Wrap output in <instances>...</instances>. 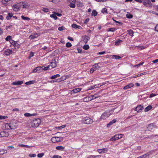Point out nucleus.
<instances>
[{"label": "nucleus", "instance_id": "f257e3e1", "mask_svg": "<svg viewBox=\"0 0 158 158\" xmlns=\"http://www.w3.org/2000/svg\"><path fill=\"white\" fill-rule=\"evenodd\" d=\"M41 122V120L39 118L33 120L31 122V126L33 127H38Z\"/></svg>", "mask_w": 158, "mask_h": 158}, {"label": "nucleus", "instance_id": "f03ea898", "mask_svg": "<svg viewBox=\"0 0 158 158\" xmlns=\"http://www.w3.org/2000/svg\"><path fill=\"white\" fill-rule=\"evenodd\" d=\"M60 137H55L51 138V141L53 143L59 142L61 141Z\"/></svg>", "mask_w": 158, "mask_h": 158}, {"label": "nucleus", "instance_id": "7ed1b4c3", "mask_svg": "<svg viewBox=\"0 0 158 158\" xmlns=\"http://www.w3.org/2000/svg\"><path fill=\"white\" fill-rule=\"evenodd\" d=\"M84 123L86 124H89L92 123V120L89 118H85L84 120Z\"/></svg>", "mask_w": 158, "mask_h": 158}, {"label": "nucleus", "instance_id": "20e7f679", "mask_svg": "<svg viewBox=\"0 0 158 158\" xmlns=\"http://www.w3.org/2000/svg\"><path fill=\"white\" fill-rule=\"evenodd\" d=\"M110 116V114H108L106 112H105L102 114L100 119H105Z\"/></svg>", "mask_w": 158, "mask_h": 158}, {"label": "nucleus", "instance_id": "39448f33", "mask_svg": "<svg viewBox=\"0 0 158 158\" xmlns=\"http://www.w3.org/2000/svg\"><path fill=\"white\" fill-rule=\"evenodd\" d=\"M143 4L145 6L148 7H149L152 6V3L149 0H148L146 1L143 2Z\"/></svg>", "mask_w": 158, "mask_h": 158}, {"label": "nucleus", "instance_id": "423d86ee", "mask_svg": "<svg viewBox=\"0 0 158 158\" xmlns=\"http://www.w3.org/2000/svg\"><path fill=\"white\" fill-rule=\"evenodd\" d=\"M143 107L141 105H139L135 109V110L138 112H140L143 110Z\"/></svg>", "mask_w": 158, "mask_h": 158}, {"label": "nucleus", "instance_id": "0eeeda50", "mask_svg": "<svg viewBox=\"0 0 158 158\" xmlns=\"http://www.w3.org/2000/svg\"><path fill=\"white\" fill-rule=\"evenodd\" d=\"M8 135V133L5 131H2L0 132V137H7Z\"/></svg>", "mask_w": 158, "mask_h": 158}, {"label": "nucleus", "instance_id": "6e6552de", "mask_svg": "<svg viewBox=\"0 0 158 158\" xmlns=\"http://www.w3.org/2000/svg\"><path fill=\"white\" fill-rule=\"evenodd\" d=\"M108 149L107 148H104L102 149H99L97 150V151L100 154L102 153H105L107 152Z\"/></svg>", "mask_w": 158, "mask_h": 158}, {"label": "nucleus", "instance_id": "1a4fd4ad", "mask_svg": "<svg viewBox=\"0 0 158 158\" xmlns=\"http://www.w3.org/2000/svg\"><path fill=\"white\" fill-rule=\"evenodd\" d=\"M23 83V81H18L14 82L12 83V84L14 85H18L22 84Z\"/></svg>", "mask_w": 158, "mask_h": 158}, {"label": "nucleus", "instance_id": "9d476101", "mask_svg": "<svg viewBox=\"0 0 158 158\" xmlns=\"http://www.w3.org/2000/svg\"><path fill=\"white\" fill-rule=\"evenodd\" d=\"M12 53V50L9 49H6L4 52L6 56H8Z\"/></svg>", "mask_w": 158, "mask_h": 158}, {"label": "nucleus", "instance_id": "9b49d317", "mask_svg": "<svg viewBox=\"0 0 158 158\" xmlns=\"http://www.w3.org/2000/svg\"><path fill=\"white\" fill-rule=\"evenodd\" d=\"M134 86V84L132 83H130L123 87V89H128L131 88Z\"/></svg>", "mask_w": 158, "mask_h": 158}, {"label": "nucleus", "instance_id": "f8f14e48", "mask_svg": "<svg viewBox=\"0 0 158 158\" xmlns=\"http://www.w3.org/2000/svg\"><path fill=\"white\" fill-rule=\"evenodd\" d=\"M72 27L73 28L75 29H81L82 28L81 26L78 25L76 24H73L72 25Z\"/></svg>", "mask_w": 158, "mask_h": 158}, {"label": "nucleus", "instance_id": "ddd939ff", "mask_svg": "<svg viewBox=\"0 0 158 158\" xmlns=\"http://www.w3.org/2000/svg\"><path fill=\"white\" fill-rule=\"evenodd\" d=\"M13 8L15 11H17L20 9V6L19 5H15L13 6Z\"/></svg>", "mask_w": 158, "mask_h": 158}, {"label": "nucleus", "instance_id": "4468645a", "mask_svg": "<svg viewBox=\"0 0 158 158\" xmlns=\"http://www.w3.org/2000/svg\"><path fill=\"white\" fill-rule=\"evenodd\" d=\"M89 39L90 38L89 37L85 36L83 38V41L86 44L88 42Z\"/></svg>", "mask_w": 158, "mask_h": 158}, {"label": "nucleus", "instance_id": "2eb2a0df", "mask_svg": "<svg viewBox=\"0 0 158 158\" xmlns=\"http://www.w3.org/2000/svg\"><path fill=\"white\" fill-rule=\"evenodd\" d=\"M10 129H15L17 127V126L16 125L15 123H10Z\"/></svg>", "mask_w": 158, "mask_h": 158}, {"label": "nucleus", "instance_id": "dca6fc26", "mask_svg": "<svg viewBox=\"0 0 158 158\" xmlns=\"http://www.w3.org/2000/svg\"><path fill=\"white\" fill-rule=\"evenodd\" d=\"M36 115L37 114L36 113L31 114L29 113H26L24 114V115L26 117H31L32 116H34Z\"/></svg>", "mask_w": 158, "mask_h": 158}, {"label": "nucleus", "instance_id": "f3484780", "mask_svg": "<svg viewBox=\"0 0 158 158\" xmlns=\"http://www.w3.org/2000/svg\"><path fill=\"white\" fill-rule=\"evenodd\" d=\"M116 122V120L115 119H114L112 120L109 123L107 124V127H110V126L113 123H115Z\"/></svg>", "mask_w": 158, "mask_h": 158}, {"label": "nucleus", "instance_id": "a211bd4d", "mask_svg": "<svg viewBox=\"0 0 158 158\" xmlns=\"http://www.w3.org/2000/svg\"><path fill=\"white\" fill-rule=\"evenodd\" d=\"M154 127V125L152 124H150L148 125L147 127V129L149 131H151L153 129Z\"/></svg>", "mask_w": 158, "mask_h": 158}, {"label": "nucleus", "instance_id": "6ab92c4d", "mask_svg": "<svg viewBox=\"0 0 158 158\" xmlns=\"http://www.w3.org/2000/svg\"><path fill=\"white\" fill-rule=\"evenodd\" d=\"M44 66H38V67H37L35 68L34 69H38V68L42 69H48L49 68V65H48L46 67H44V68H43V67Z\"/></svg>", "mask_w": 158, "mask_h": 158}, {"label": "nucleus", "instance_id": "aec40b11", "mask_svg": "<svg viewBox=\"0 0 158 158\" xmlns=\"http://www.w3.org/2000/svg\"><path fill=\"white\" fill-rule=\"evenodd\" d=\"M152 108V106L151 105L148 106L144 109V111L148 112Z\"/></svg>", "mask_w": 158, "mask_h": 158}, {"label": "nucleus", "instance_id": "412c9836", "mask_svg": "<svg viewBox=\"0 0 158 158\" xmlns=\"http://www.w3.org/2000/svg\"><path fill=\"white\" fill-rule=\"evenodd\" d=\"M123 41L121 40H116L115 42V45L116 46H118L120 45V44Z\"/></svg>", "mask_w": 158, "mask_h": 158}, {"label": "nucleus", "instance_id": "4be33fe9", "mask_svg": "<svg viewBox=\"0 0 158 158\" xmlns=\"http://www.w3.org/2000/svg\"><path fill=\"white\" fill-rule=\"evenodd\" d=\"M35 82V81L34 80L30 81H29L25 83V84L27 85H30L32 84H33Z\"/></svg>", "mask_w": 158, "mask_h": 158}, {"label": "nucleus", "instance_id": "5701e85b", "mask_svg": "<svg viewBox=\"0 0 158 158\" xmlns=\"http://www.w3.org/2000/svg\"><path fill=\"white\" fill-rule=\"evenodd\" d=\"M22 5L23 6V7L24 8H27L29 6L28 3L26 2H23Z\"/></svg>", "mask_w": 158, "mask_h": 158}, {"label": "nucleus", "instance_id": "b1692460", "mask_svg": "<svg viewBox=\"0 0 158 158\" xmlns=\"http://www.w3.org/2000/svg\"><path fill=\"white\" fill-rule=\"evenodd\" d=\"M126 17L127 18L131 19L133 18V15L130 13L127 12L126 15Z\"/></svg>", "mask_w": 158, "mask_h": 158}, {"label": "nucleus", "instance_id": "393cba45", "mask_svg": "<svg viewBox=\"0 0 158 158\" xmlns=\"http://www.w3.org/2000/svg\"><path fill=\"white\" fill-rule=\"evenodd\" d=\"M101 12L104 14H106L108 13L107 9L106 8H103Z\"/></svg>", "mask_w": 158, "mask_h": 158}, {"label": "nucleus", "instance_id": "a878e982", "mask_svg": "<svg viewBox=\"0 0 158 158\" xmlns=\"http://www.w3.org/2000/svg\"><path fill=\"white\" fill-rule=\"evenodd\" d=\"M13 14L10 13H8V15L6 16V19L7 20L10 19L11 17L13 16Z\"/></svg>", "mask_w": 158, "mask_h": 158}, {"label": "nucleus", "instance_id": "bb28decb", "mask_svg": "<svg viewBox=\"0 0 158 158\" xmlns=\"http://www.w3.org/2000/svg\"><path fill=\"white\" fill-rule=\"evenodd\" d=\"M56 149L57 150H63L64 149V147L61 146H58L56 147Z\"/></svg>", "mask_w": 158, "mask_h": 158}, {"label": "nucleus", "instance_id": "cd10ccee", "mask_svg": "<svg viewBox=\"0 0 158 158\" xmlns=\"http://www.w3.org/2000/svg\"><path fill=\"white\" fill-rule=\"evenodd\" d=\"M60 75L59 74H57L53 76H52L51 77H50V78L51 79H55L58 77H60Z\"/></svg>", "mask_w": 158, "mask_h": 158}, {"label": "nucleus", "instance_id": "c85d7f7f", "mask_svg": "<svg viewBox=\"0 0 158 158\" xmlns=\"http://www.w3.org/2000/svg\"><path fill=\"white\" fill-rule=\"evenodd\" d=\"M102 86V85H101V84H98L97 85H94L93 86H92L91 87V89H94V88H96L98 87H101Z\"/></svg>", "mask_w": 158, "mask_h": 158}, {"label": "nucleus", "instance_id": "c756f323", "mask_svg": "<svg viewBox=\"0 0 158 158\" xmlns=\"http://www.w3.org/2000/svg\"><path fill=\"white\" fill-rule=\"evenodd\" d=\"M128 34L129 35L132 36L133 35V31L131 30H129L127 31Z\"/></svg>", "mask_w": 158, "mask_h": 158}, {"label": "nucleus", "instance_id": "7c9ffc66", "mask_svg": "<svg viewBox=\"0 0 158 158\" xmlns=\"http://www.w3.org/2000/svg\"><path fill=\"white\" fill-rule=\"evenodd\" d=\"M50 64V65L52 68H55L56 66V63L55 62H51Z\"/></svg>", "mask_w": 158, "mask_h": 158}, {"label": "nucleus", "instance_id": "2f4dec72", "mask_svg": "<svg viewBox=\"0 0 158 158\" xmlns=\"http://www.w3.org/2000/svg\"><path fill=\"white\" fill-rule=\"evenodd\" d=\"M67 78L66 76H64L60 78H59V79L60 80V82H61L62 81H64Z\"/></svg>", "mask_w": 158, "mask_h": 158}, {"label": "nucleus", "instance_id": "473e14b6", "mask_svg": "<svg viewBox=\"0 0 158 158\" xmlns=\"http://www.w3.org/2000/svg\"><path fill=\"white\" fill-rule=\"evenodd\" d=\"M5 126L6 129L7 130H10V123H6L5 125Z\"/></svg>", "mask_w": 158, "mask_h": 158}, {"label": "nucleus", "instance_id": "72a5a7b5", "mask_svg": "<svg viewBox=\"0 0 158 158\" xmlns=\"http://www.w3.org/2000/svg\"><path fill=\"white\" fill-rule=\"evenodd\" d=\"M69 6L71 8H74L76 6L75 2H74V3L70 2L69 5Z\"/></svg>", "mask_w": 158, "mask_h": 158}, {"label": "nucleus", "instance_id": "f704fd0d", "mask_svg": "<svg viewBox=\"0 0 158 158\" xmlns=\"http://www.w3.org/2000/svg\"><path fill=\"white\" fill-rule=\"evenodd\" d=\"M97 12L95 10H94L92 11L91 15L92 16H95L97 15Z\"/></svg>", "mask_w": 158, "mask_h": 158}, {"label": "nucleus", "instance_id": "c9c22d12", "mask_svg": "<svg viewBox=\"0 0 158 158\" xmlns=\"http://www.w3.org/2000/svg\"><path fill=\"white\" fill-rule=\"evenodd\" d=\"M60 82V80L59 78L57 79H54V80L50 81V83H53V82Z\"/></svg>", "mask_w": 158, "mask_h": 158}, {"label": "nucleus", "instance_id": "e433bc0d", "mask_svg": "<svg viewBox=\"0 0 158 158\" xmlns=\"http://www.w3.org/2000/svg\"><path fill=\"white\" fill-rule=\"evenodd\" d=\"M21 18L23 20H27L29 21L30 20V18L28 17H25L23 15L21 16Z\"/></svg>", "mask_w": 158, "mask_h": 158}, {"label": "nucleus", "instance_id": "4c0bfd02", "mask_svg": "<svg viewBox=\"0 0 158 158\" xmlns=\"http://www.w3.org/2000/svg\"><path fill=\"white\" fill-rule=\"evenodd\" d=\"M116 29L114 27L110 28L108 29V31H109L114 32L115 31Z\"/></svg>", "mask_w": 158, "mask_h": 158}, {"label": "nucleus", "instance_id": "58836bf2", "mask_svg": "<svg viewBox=\"0 0 158 158\" xmlns=\"http://www.w3.org/2000/svg\"><path fill=\"white\" fill-rule=\"evenodd\" d=\"M148 154H145L139 157H138L137 158H147V156H148Z\"/></svg>", "mask_w": 158, "mask_h": 158}, {"label": "nucleus", "instance_id": "ea45409f", "mask_svg": "<svg viewBox=\"0 0 158 158\" xmlns=\"http://www.w3.org/2000/svg\"><path fill=\"white\" fill-rule=\"evenodd\" d=\"M56 15L55 14H52L50 15V17L53 18L54 19L56 20L58 18Z\"/></svg>", "mask_w": 158, "mask_h": 158}, {"label": "nucleus", "instance_id": "a19ab883", "mask_svg": "<svg viewBox=\"0 0 158 158\" xmlns=\"http://www.w3.org/2000/svg\"><path fill=\"white\" fill-rule=\"evenodd\" d=\"M19 146L21 147H27V148H31L32 147V146H28V145H24V144H20V145H19Z\"/></svg>", "mask_w": 158, "mask_h": 158}, {"label": "nucleus", "instance_id": "79ce46f5", "mask_svg": "<svg viewBox=\"0 0 158 158\" xmlns=\"http://www.w3.org/2000/svg\"><path fill=\"white\" fill-rule=\"evenodd\" d=\"M83 48L85 50H87L89 48V46L88 44L85 45L83 46Z\"/></svg>", "mask_w": 158, "mask_h": 158}, {"label": "nucleus", "instance_id": "37998d69", "mask_svg": "<svg viewBox=\"0 0 158 158\" xmlns=\"http://www.w3.org/2000/svg\"><path fill=\"white\" fill-rule=\"evenodd\" d=\"M66 126V125H64L56 127V128L57 129H61L65 127Z\"/></svg>", "mask_w": 158, "mask_h": 158}, {"label": "nucleus", "instance_id": "c03bdc74", "mask_svg": "<svg viewBox=\"0 0 158 158\" xmlns=\"http://www.w3.org/2000/svg\"><path fill=\"white\" fill-rule=\"evenodd\" d=\"M72 46L70 42H67L66 44V46L67 48H69Z\"/></svg>", "mask_w": 158, "mask_h": 158}, {"label": "nucleus", "instance_id": "a18cd8bd", "mask_svg": "<svg viewBox=\"0 0 158 158\" xmlns=\"http://www.w3.org/2000/svg\"><path fill=\"white\" fill-rule=\"evenodd\" d=\"M135 47L137 48H140L141 50H143L145 48V47H144V46L140 45L136 46Z\"/></svg>", "mask_w": 158, "mask_h": 158}, {"label": "nucleus", "instance_id": "49530a36", "mask_svg": "<svg viewBox=\"0 0 158 158\" xmlns=\"http://www.w3.org/2000/svg\"><path fill=\"white\" fill-rule=\"evenodd\" d=\"M12 38V37L10 35H8L5 39V40L6 41H8L10 40H11Z\"/></svg>", "mask_w": 158, "mask_h": 158}, {"label": "nucleus", "instance_id": "de8ad7c7", "mask_svg": "<svg viewBox=\"0 0 158 158\" xmlns=\"http://www.w3.org/2000/svg\"><path fill=\"white\" fill-rule=\"evenodd\" d=\"M35 38L36 36L35 35H31L29 37V38L30 39H33Z\"/></svg>", "mask_w": 158, "mask_h": 158}, {"label": "nucleus", "instance_id": "09e8293b", "mask_svg": "<svg viewBox=\"0 0 158 158\" xmlns=\"http://www.w3.org/2000/svg\"><path fill=\"white\" fill-rule=\"evenodd\" d=\"M92 99H95L99 97V96L97 94H94L93 95H92Z\"/></svg>", "mask_w": 158, "mask_h": 158}, {"label": "nucleus", "instance_id": "8fccbe9b", "mask_svg": "<svg viewBox=\"0 0 158 158\" xmlns=\"http://www.w3.org/2000/svg\"><path fill=\"white\" fill-rule=\"evenodd\" d=\"M44 153H41L38 154L37 155V157L39 158H41L44 155Z\"/></svg>", "mask_w": 158, "mask_h": 158}, {"label": "nucleus", "instance_id": "3c124183", "mask_svg": "<svg viewBox=\"0 0 158 158\" xmlns=\"http://www.w3.org/2000/svg\"><path fill=\"white\" fill-rule=\"evenodd\" d=\"M89 18H87L84 21V23L85 24H86L87 23L89 22Z\"/></svg>", "mask_w": 158, "mask_h": 158}, {"label": "nucleus", "instance_id": "603ef678", "mask_svg": "<svg viewBox=\"0 0 158 158\" xmlns=\"http://www.w3.org/2000/svg\"><path fill=\"white\" fill-rule=\"evenodd\" d=\"M65 27L63 26H62L61 27H59L58 28V29L60 31H62L64 29H65Z\"/></svg>", "mask_w": 158, "mask_h": 158}, {"label": "nucleus", "instance_id": "864d4df0", "mask_svg": "<svg viewBox=\"0 0 158 158\" xmlns=\"http://www.w3.org/2000/svg\"><path fill=\"white\" fill-rule=\"evenodd\" d=\"M34 56V53L32 52H31L30 53V55L28 57L29 59H30L31 57Z\"/></svg>", "mask_w": 158, "mask_h": 158}, {"label": "nucleus", "instance_id": "5fc2aeb1", "mask_svg": "<svg viewBox=\"0 0 158 158\" xmlns=\"http://www.w3.org/2000/svg\"><path fill=\"white\" fill-rule=\"evenodd\" d=\"M7 116L0 115V119H3L7 118Z\"/></svg>", "mask_w": 158, "mask_h": 158}, {"label": "nucleus", "instance_id": "6e6d98bb", "mask_svg": "<svg viewBox=\"0 0 158 158\" xmlns=\"http://www.w3.org/2000/svg\"><path fill=\"white\" fill-rule=\"evenodd\" d=\"M95 1L100 2H103L107 1L108 0H94Z\"/></svg>", "mask_w": 158, "mask_h": 158}, {"label": "nucleus", "instance_id": "4d7b16f0", "mask_svg": "<svg viewBox=\"0 0 158 158\" xmlns=\"http://www.w3.org/2000/svg\"><path fill=\"white\" fill-rule=\"evenodd\" d=\"M53 158H62L61 156L58 155H54Z\"/></svg>", "mask_w": 158, "mask_h": 158}, {"label": "nucleus", "instance_id": "13d9d810", "mask_svg": "<svg viewBox=\"0 0 158 158\" xmlns=\"http://www.w3.org/2000/svg\"><path fill=\"white\" fill-rule=\"evenodd\" d=\"M117 140V139H116V138H115V135L113 136L111 138H110V140L111 141H115V140Z\"/></svg>", "mask_w": 158, "mask_h": 158}, {"label": "nucleus", "instance_id": "bf43d9fd", "mask_svg": "<svg viewBox=\"0 0 158 158\" xmlns=\"http://www.w3.org/2000/svg\"><path fill=\"white\" fill-rule=\"evenodd\" d=\"M42 10L44 12H47L49 10L48 8H44L42 9Z\"/></svg>", "mask_w": 158, "mask_h": 158}, {"label": "nucleus", "instance_id": "052dcab7", "mask_svg": "<svg viewBox=\"0 0 158 158\" xmlns=\"http://www.w3.org/2000/svg\"><path fill=\"white\" fill-rule=\"evenodd\" d=\"M29 156L31 157H34L36 156V155L35 154H30L29 155Z\"/></svg>", "mask_w": 158, "mask_h": 158}, {"label": "nucleus", "instance_id": "680f3d73", "mask_svg": "<svg viewBox=\"0 0 158 158\" xmlns=\"http://www.w3.org/2000/svg\"><path fill=\"white\" fill-rule=\"evenodd\" d=\"M100 155H97V156H93V155H91L90 156L89 158H96L97 157H99L100 156Z\"/></svg>", "mask_w": 158, "mask_h": 158}, {"label": "nucleus", "instance_id": "e2e57ef3", "mask_svg": "<svg viewBox=\"0 0 158 158\" xmlns=\"http://www.w3.org/2000/svg\"><path fill=\"white\" fill-rule=\"evenodd\" d=\"M11 44L13 45H15L16 44V43L15 41L13 40H11V42H10Z\"/></svg>", "mask_w": 158, "mask_h": 158}, {"label": "nucleus", "instance_id": "0e129e2a", "mask_svg": "<svg viewBox=\"0 0 158 158\" xmlns=\"http://www.w3.org/2000/svg\"><path fill=\"white\" fill-rule=\"evenodd\" d=\"M155 31L158 32V23L155 26Z\"/></svg>", "mask_w": 158, "mask_h": 158}, {"label": "nucleus", "instance_id": "69168bd1", "mask_svg": "<svg viewBox=\"0 0 158 158\" xmlns=\"http://www.w3.org/2000/svg\"><path fill=\"white\" fill-rule=\"evenodd\" d=\"M142 76L141 74H139L137 75H136L135 76H134L133 77H132L133 78H136L138 77H139Z\"/></svg>", "mask_w": 158, "mask_h": 158}, {"label": "nucleus", "instance_id": "338daca9", "mask_svg": "<svg viewBox=\"0 0 158 158\" xmlns=\"http://www.w3.org/2000/svg\"><path fill=\"white\" fill-rule=\"evenodd\" d=\"M106 52L105 51L99 52L98 54L99 55H103L105 54Z\"/></svg>", "mask_w": 158, "mask_h": 158}, {"label": "nucleus", "instance_id": "774afa93", "mask_svg": "<svg viewBox=\"0 0 158 158\" xmlns=\"http://www.w3.org/2000/svg\"><path fill=\"white\" fill-rule=\"evenodd\" d=\"M152 62L154 63H158V59H157L153 60Z\"/></svg>", "mask_w": 158, "mask_h": 158}]
</instances>
